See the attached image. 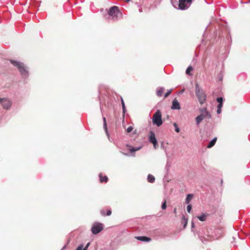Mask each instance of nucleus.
<instances>
[{"mask_svg": "<svg viewBox=\"0 0 250 250\" xmlns=\"http://www.w3.org/2000/svg\"><path fill=\"white\" fill-rule=\"evenodd\" d=\"M195 94L200 104H203L206 101L207 96L202 88L198 84L195 85Z\"/></svg>", "mask_w": 250, "mask_h": 250, "instance_id": "1", "label": "nucleus"}, {"mask_svg": "<svg viewBox=\"0 0 250 250\" xmlns=\"http://www.w3.org/2000/svg\"><path fill=\"white\" fill-rule=\"evenodd\" d=\"M108 15L114 21L117 20L122 17V14L119 10V7L116 6L111 7L108 12Z\"/></svg>", "mask_w": 250, "mask_h": 250, "instance_id": "2", "label": "nucleus"}, {"mask_svg": "<svg viewBox=\"0 0 250 250\" xmlns=\"http://www.w3.org/2000/svg\"><path fill=\"white\" fill-rule=\"evenodd\" d=\"M10 62L13 65L17 67L18 70L21 73V74L23 77H26L28 76V71L23 63L12 60H10Z\"/></svg>", "mask_w": 250, "mask_h": 250, "instance_id": "3", "label": "nucleus"}, {"mask_svg": "<svg viewBox=\"0 0 250 250\" xmlns=\"http://www.w3.org/2000/svg\"><path fill=\"white\" fill-rule=\"evenodd\" d=\"M152 123L153 125H156L157 126H160L163 124L162 113L160 110H157L153 114Z\"/></svg>", "mask_w": 250, "mask_h": 250, "instance_id": "4", "label": "nucleus"}, {"mask_svg": "<svg viewBox=\"0 0 250 250\" xmlns=\"http://www.w3.org/2000/svg\"><path fill=\"white\" fill-rule=\"evenodd\" d=\"M192 0H179L178 9L181 10H184L188 9L191 3Z\"/></svg>", "mask_w": 250, "mask_h": 250, "instance_id": "5", "label": "nucleus"}, {"mask_svg": "<svg viewBox=\"0 0 250 250\" xmlns=\"http://www.w3.org/2000/svg\"><path fill=\"white\" fill-rule=\"evenodd\" d=\"M103 229L104 226L102 223L96 222L93 224L91 230L93 234L96 235L100 232Z\"/></svg>", "mask_w": 250, "mask_h": 250, "instance_id": "6", "label": "nucleus"}, {"mask_svg": "<svg viewBox=\"0 0 250 250\" xmlns=\"http://www.w3.org/2000/svg\"><path fill=\"white\" fill-rule=\"evenodd\" d=\"M148 140L150 143L153 144V146L155 148H156L157 147V140L155 137V133L152 131H150L149 132Z\"/></svg>", "mask_w": 250, "mask_h": 250, "instance_id": "7", "label": "nucleus"}, {"mask_svg": "<svg viewBox=\"0 0 250 250\" xmlns=\"http://www.w3.org/2000/svg\"><path fill=\"white\" fill-rule=\"evenodd\" d=\"M200 112L201 113L200 115L202 117L203 120L206 118L208 119L211 118V115L210 113L207 111L206 108L200 109Z\"/></svg>", "mask_w": 250, "mask_h": 250, "instance_id": "8", "label": "nucleus"}, {"mask_svg": "<svg viewBox=\"0 0 250 250\" xmlns=\"http://www.w3.org/2000/svg\"><path fill=\"white\" fill-rule=\"evenodd\" d=\"M222 233V231L221 229H215L214 235H208V236L210 240L218 239L221 236Z\"/></svg>", "mask_w": 250, "mask_h": 250, "instance_id": "9", "label": "nucleus"}, {"mask_svg": "<svg viewBox=\"0 0 250 250\" xmlns=\"http://www.w3.org/2000/svg\"><path fill=\"white\" fill-rule=\"evenodd\" d=\"M0 103L1 104L3 107L5 109H8L11 105V102L6 98H0Z\"/></svg>", "mask_w": 250, "mask_h": 250, "instance_id": "10", "label": "nucleus"}, {"mask_svg": "<svg viewBox=\"0 0 250 250\" xmlns=\"http://www.w3.org/2000/svg\"><path fill=\"white\" fill-rule=\"evenodd\" d=\"M181 108L180 104L176 99H174L172 102L171 109H180Z\"/></svg>", "mask_w": 250, "mask_h": 250, "instance_id": "11", "label": "nucleus"}, {"mask_svg": "<svg viewBox=\"0 0 250 250\" xmlns=\"http://www.w3.org/2000/svg\"><path fill=\"white\" fill-rule=\"evenodd\" d=\"M137 239L139 240L144 242H149L151 240V239L146 236H138Z\"/></svg>", "mask_w": 250, "mask_h": 250, "instance_id": "12", "label": "nucleus"}, {"mask_svg": "<svg viewBox=\"0 0 250 250\" xmlns=\"http://www.w3.org/2000/svg\"><path fill=\"white\" fill-rule=\"evenodd\" d=\"M216 140H217V138L216 137H215L214 138H213L209 143V144H208V145L207 146V147L208 148H210L211 147H212L215 144L216 142Z\"/></svg>", "mask_w": 250, "mask_h": 250, "instance_id": "13", "label": "nucleus"}, {"mask_svg": "<svg viewBox=\"0 0 250 250\" xmlns=\"http://www.w3.org/2000/svg\"><path fill=\"white\" fill-rule=\"evenodd\" d=\"M100 180L101 183L107 182L108 178L106 176H102V174H99Z\"/></svg>", "mask_w": 250, "mask_h": 250, "instance_id": "14", "label": "nucleus"}, {"mask_svg": "<svg viewBox=\"0 0 250 250\" xmlns=\"http://www.w3.org/2000/svg\"><path fill=\"white\" fill-rule=\"evenodd\" d=\"M103 122H104V128L105 130V131L107 134V135L108 136L109 135H108V131H107V124H106V119L105 117H103Z\"/></svg>", "mask_w": 250, "mask_h": 250, "instance_id": "15", "label": "nucleus"}, {"mask_svg": "<svg viewBox=\"0 0 250 250\" xmlns=\"http://www.w3.org/2000/svg\"><path fill=\"white\" fill-rule=\"evenodd\" d=\"M164 88L163 87H160L157 90L156 94L158 97H161L162 95Z\"/></svg>", "mask_w": 250, "mask_h": 250, "instance_id": "16", "label": "nucleus"}, {"mask_svg": "<svg viewBox=\"0 0 250 250\" xmlns=\"http://www.w3.org/2000/svg\"><path fill=\"white\" fill-rule=\"evenodd\" d=\"M193 197V194H188L186 199V203L187 204H188L190 202V201L191 200L192 198Z\"/></svg>", "mask_w": 250, "mask_h": 250, "instance_id": "17", "label": "nucleus"}, {"mask_svg": "<svg viewBox=\"0 0 250 250\" xmlns=\"http://www.w3.org/2000/svg\"><path fill=\"white\" fill-rule=\"evenodd\" d=\"M196 124L197 125H199L200 123L203 120L202 117L200 116V115H198L196 117Z\"/></svg>", "mask_w": 250, "mask_h": 250, "instance_id": "18", "label": "nucleus"}, {"mask_svg": "<svg viewBox=\"0 0 250 250\" xmlns=\"http://www.w3.org/2000/svg\"><path fill=\"white\" fill-rule=\"evenodd\" d=\"M155 177L151 174H149L147 176V180L149 182H150L151 183H153L155 181Z\"/></svg>", "mask_w": 250, "mask_h": 250, "instance_id": "19", "label": "nucleus"}, {"mask_svg": "<svg viewBox=\"0 0 250 250\" xmlns=\"http://www.w3.org/2000/svg\"><path fill=\"white\" fill-rule=\"evenodd\" d=\"M181 222L184 225V228H185L188 223V219L186 218V217L183 216L182 218Z\"/></svg>", "mask_w": 250, "mask_h": 250, "instance_id": "20", "label": "nucleus"}, {"mask_svg": "<svg viewBox=\"0 0 250 250\" xmlns=\"http://www.w3.org/2000/svg\"><path fill=\"white\" fill-rule=\"evenodd\" d=\"M197 217L201 221H205L207 219V215L205 214H203L201 215L198 216Z\"/></svg>", "mask_w": 250, "mask_h": 250, "instance_id": "21", "label": "nucleus"}, {"mask_svg": "<svg viewBox=\"0 0 250 250\" xmlns=\"http://www.w3.org/2000/svg\"><path fill=\"white\" fill-rule=\"evenodd\" d=\"M193 70L192 67L191 66H189L186 70V74L190 75V72Z\"/></svg>", "mask_w": 250, "mask_h": 250, "instance_id": "22", "label": "nucleus"}, {"mask_svg": "<svg viewBox=\"0 0 250 250\" xmlns=\"http://www.w3.org/2000/svg\"><path fill=\"white\" fill-rule=\"evenodd\" d=\"M173 125L175 127V130L176 132L177 133H179L180 131V128L178 127L177 125L176 124V123H174L173 124Z\"/></svg>", "mask_w": 250, "mask_h": 250, "instance_id": "23", "label": "nucleus"}, {"mask_svg": "<svg viewBox=\"0 0 250 250\" xmlns=\"http://www.w3.org/2000/svg\"><path fill=\"white\" fill-rule=\"evenodd\" d=\"M140 148L141 147H131L129 149V150L131 152H134L139 150L140 149Z\"/></svg>", "mask_w": 250, "mask_h": 250, "instance_id": "24", "label": "nucleus"}, {"mask_svg": "<svg viewBox=\"0 0 250 250\" xmlns=\"http://www.w3.org/2000/svg\"><path fill=\"white\" fill-rule=\"evenodd\" d=\"M167 208V202H166V200H165L162 203V209L164 210L166 208Z\"/></svg>", "mask_w": 250, "mask_h": 250, "instance_id": "25", "label": "nucleus"}, {"mask_svg": "<svg viewBox=\"0 0 250 250\" xmlns=\"http://www.w3.org/2000/svg\"><path fill=\"white\" fill-rule=\"evenodd\" d=\"M217 102L219 103V104H223V99L222 97H218L216 99Z\"/></svg>", "mask_w": 250, "mask_h": 250, "instance_id": "26", "label": "nucleus"}, {"mask_svg": "<svg viewBox=\"0 0 250 250\" xmlns=\"http://www.w3.org/2000/svg\"><path fill=\"white\" fill-rule=\"evenodd\" d=\"M132 130H133V127L131 126H129V127H127V128L126 129V131L128 133H130L132 131Z\"/></svg>", "mask_w": 250, "mask_h": 250, "instance_id": "27", "label": "nucleus"}, {"mask_svg": "<svg viewBox=\"0 0 250 250\" xmlns=\"http://www.w3.org/2000/svg\"><path fill=\"white\" fill-rule=\"evenodd\" d=\"M171 91H172V90H171V89H170V90H169L167 91V92L165 94V96H165V98H166V97H167L168 96H169V95L171 94Z\"/></svg>", "mask_w": 250, "mask_h": 250, "instance_id": "28", "label": "nucleus"}, {"mask_svg": "<svg viewBox=\"0 0 250 250\" xmlns=\"http://www.w3.org/2000/svg\"><path fill=\"white\" fill-rule=\"evenodd\" d=\"M191 208H192V206L191 205H188L187 206V209L188 213H189L190 212Z\"/></svg>", "mask_w": 250, "mask_h": 250, "instance_id": "29", "label": "nucleus"}, {"mask_svg": "<svg viewBox=\"0 0 250 250\" xmlns=\"http://www.w3.org/2000/svg\"><path fill=\"white\" fill-rule=\"evenodd\" d=\"M122 106L123 113H125L126 111L125 103L122 104Z\"/></svg>", "mask_w": 250, "mask_h": 250, "instance_id": "30", "label": "nucleus"}, {"mask_svg": "<svg viewBox=\"0 0 250 250\" xmlns=\"http://www.w3.org/2000/svg\"><path fill=\"white\" fill-rule=\"evenodd\" d=\"M83 245L81 244V245H79V246L77 247V248L76 250H83Z\"/></svg>", "mask_w": 250, "mask_h": 250, "instance_id": "31", "label": "nucleus"}, {"mask_svg": "<svg viewBox=\"0 0 250 250\" xmlns=\"http://www.w3.org/2000/svg\"><path fill=\"white\" fill-rule=\"evenodd\" d=\"M90 245V243H88L86 246L83 248V250H87V249H88V247H89V246Z\"/></svg>", "mask_w": 250, "mask_h": 250, "instance_id": "32", "label": "nucleus"}, {"mask_svg": "<svg viewBox=\"0 0 250 250\" xmlns=\"http://www.w3.org/2000/svg\"><path fill=\"white\" fill-rule=\"evenodd\" d=\"M111 214V210L110 209H108L107 211V213H106V215L107 216H109Z\"/></svg>", "mask_w": 250, "mask_h": 250, "instance_id": "33", "label": "nucleus"}, {"mask_svg": "<svg viewBox=\"0 0 250 250\" xmlns=\"http://www.w3.org/2000/svg\"><path fill=\"white\" fill-rule=\"evenodd\" d=\"M101 213L103 216H105L106 215L104 210L103 209L101 210Z\"/></svg>", "mask_w": 250, "mask_h": 250, "instance_id": "34", "label": "nucleus"}, {"mask_svg": "<svg viewBox=\"0 0 250 250\" xmlns=\"http://www.w3.org/2000/svg\"><path fill=\"white\" fill-rule=\"evenodd\" d=\"M223 106V104H219L217 105V108H221Z\"/></svg>", "mask_w": 250, "mask_h": 250, "instance_id": "35", "label": "nucleus"}, {"mask_svg": "<svg viewBox=\"0 0 250 250\" xmlns=\"http://www.w3.org/2000/svg\"><path fill=\"white\" fill-rule=\"evenodd\" d=\"M221 112V108H217V113L220 114Z\"/></svg>", "mask_w": 250, "mask_h": 250, "instance_id": "36", "label": "nucleus"}, {"mask_svg": "<svg viewBox=\"0 0 250 250\" xmlns=\"http://www.w3.org/2000/svg\"><path fill=\"white\" fill-rule=\"evenodd\" d=\"M174 0H171V3H172V4H173V6H174V2H173V1H174ZM175 1H176V0H175Z\"/></svg>", "mask_w": 250, "mask_h": 250, "instance_id": "37", "label": "nucleus"}, {"mask_svg": "<svg viewBox=\"0 0 250 250\" xmlns=\"http://www.w3.org/2000/svg\"><path fill=\"white\" fill-rule=\"evenodd\" d=\"M121 103H122V104H123V103H124V100H123V98H121Z\"/></svg>", "mask_w": 250, "mask_h": 250, "instance_id": "38", "label": "nucleus"}, {"mask_svg": "<svg viewBox=\"0 0 250 250\" xmlns=\"http://www.w3.org/2000/svg\"><path fill=\"white\" fill-rule=\"evenodd\" d=\"M173 212L174 213H176V208L174 209Z\"/></svg>", "mask_w": 250, "mask_h": 250, "instance_id": "39", "label": "nucleus"}, {"mask_svg": "<svg viewBox=\"0 0 250 250\" xmlns=\"http://www.w3.org/2000/svg\"><path fill=\"white\" fill-rule=\"evenodd\" d=\"M191 226H192V228H193V227H194V223H193V222H192V225H191Z\"/></svg>", "mask_w": 250, "mask_h": 250, "instance_id": "40", "label": "nucleus"}, {"mask_svg": "<svg viewBox=\"0 0 250 250\" xmlns=\"http://www.w3.org/2000/svg\"><path fill=\"white\" fill-rule=\"evenodd\" d=\"M126 1H129L130 0H125Z\"/></svg>", "mask_w": 250, "mask_h": 250, "instance_id": "41", "label": "nucleus"}]
</instances>
